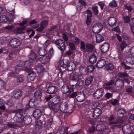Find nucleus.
<instances>
[{"label": "nucleus", "instance_id": "46", "mask_svg": "<svg viewBox=\"0 0 134 134\" xmlns=\"http://www.w3.org/2000/svg\"><path fill=\"white\" fill-rule=\"evenodd\" d=\"M106 69L108 70H111L114 68L113 65L111 63H109L105 66Z\"/></svg>", "mask_w": 134, "mask_h": 134}, {"label": "nucleus", "instance_id": "4", "mask_svg": "<svg viewBox=\"0 0 134 134\" xmlns=\"http://www.w3.org/2000/svg\"><path fill=\"white\" fill-rule=\"evenodd\" d=\"M55 42L58 48L61 51H65L66 48V43L64 41L60 38L56 40Z\"/></svg>", "mask_w": 134, "mask_h": 134}, {"label": "nucleus", "instance_id": "10", "mask_svg": "<svg viewBox=\"0 0 134 134\" xmlns=\"http://www.w3.org/2000/svg\"><path fill=\"white\" fill-rule=\"evenodd\" d=\"M103 27V25L101 23H96L94 24L92 27V31L94 33H99L102 30Z\"/></svg>", "mask_w": 134, "mask_h": 134}, {"label": "nucleus", "instance_id": "36", "mask_svg": "<svg viewBox=\"0 0 134 134\" xmlns=\"http://www.w3.org/2000/svg\"><path fill=\"white\" fill-rule=\"evenodd\" d=\"M38 53L40 55L43 57L47 54L48 53L45 49L41 48H39Z\"/></svg>", "mask_w": 134, "mask_h": 134}, {"label": "nucleus", "instance_id": "61", "mask_svg": "<svg viewBox=\"0 0 134 134\" xmlns=\"http://www.w3.org/2000/svg\"><path fill=\"white\" fill-rule=\"evenodd\" d=\"M79 72L81 74H83V72L86 70V69L82 66H81L79 67Z\"/></svg>", "mask_w": 134, "mask_h": 134}, {"label": "nucleus", "instance_id": "33", "mask_svg": "<svg viewBox=\"0 0 134 134\" xmlns=\"http://www.w3.org/2000/svg\"><path fill=\"white\" fill-rule=\"evenodd\" d=\"M126 111L124 109L121 108L119 109L118 111V115L119 118H122L126 114Z\"/></svg>", "mask_w": 134, "mask_h": 134}, {"label": "nucleus", "instance_id": "28", "mask_svg": "<svg viewBox=\"0 0 134 134\" xmlns=\"http://www.w3.org/2000/svg\"><path fill=\"white\" fill-rule=\"evenodd\" d=\"M108 23L111 27L115 25L116 22V19L114 17H110L108 20Z\"/></svg>", "mask_w": 134, "mask_h": 134}, {"label": "nucleus", "instance_id": "21", "mask_svg": "<svg viewBox=\"0 0 134 134\" xmlns=\"http://www.w3.org/2000/svg\"><path fill=\"white\" fill-rule=\"evenodd\" d=\"M130 126L129 125H123L122 129L124 134H130Z\"/></svg>", "mask_w": 134, "mask_h": 134}, {"label": "nucleus", "instance_id": "14", "mask_svg": "<svg viewBox=\"0 0 134 134\" xmlns=\"http://www.w3.org/2000/svg\"><path fill=\"white\" fill-rule=\"evenodd\" d=\"M109 46L110 45L108 43H104L101 45L100 47L101 52L103 54L109 51Z\"/></svg>", "mask_w": 134, "mask_h": 134}, {"label": "nucleus", "instance_id": "53", "mask_svg": "<svg viewBox=\"0 0 134 134\" xmlns=\"http://www.w3.org/2000/svg\"><path fill=\"white\" fill-rule=\"evenodd\" d=\"M113 96V93H110L109 92H107L104 95V97L107 99H109L111 98Z\"/></svg>", "mask_w": 134, "mask_h": 134}, {"label": "nucleus", "instance_id": "31", "mask_svg": "<svg viewBox=\"0 0 134 134\" xmlns=\"http://www.w3.org/2000/svg\"><path fill=\"white\" fill-rule=\"evenodd\" d=\"M97 57L96 55L92 54L90 55L89 57L88 61L90 63L92 64L96 62Z\"/></svg>", "mask_w": 134, "mask_h": 134}, {"label": "nucleus", "instance_id": "22", "mask_svg": "<svg viewBox=\"0 0 134 134\" xmlns=\"http://www.w3.org/2000/svg\"><path fill=\"white\" fill-rule=\"evenodd\" d=\"M37 101L34 97L31 98L29 101V106L31 108L34 107L36 105Z\"/></svg>", "mask_w": 134, "mask_h": 134}, {"label": "nucleus", "instance_id": "55", "mask_svg": "<svg viewBox=\"0 0 134 134\" xmlns=\"http://www.w3.org/2000/svg\"><path fill=\"white\" fill-rule=\"evenodd\" d=\"M86 45L85 42L83 41H81L80 44V48L82 50H85L86 49Z\"/></svg>", "mask_w": 134, "mask_h": 134}, {"label": "nucleus", "instance_id": "29", "mask_svg": "<svg viewBox=\"0 0 134 134\" xmlns=\"http://www.w3.org/2000/svg\"><path fill=\"white\" fill-rule=\"evenodd\" d=\"M22 92L20 90H16L13 92V94L14 97L16 99L19 98L21 96Z\"/></svg>", "mask_w": 134, "mask_h": 134}, {"label": "nucleus", "instance_id": "24", "mask_svg": "<svg viewBox=\"0 0 134 134\" xmlns=\"http://www.w3.org/2000/svg\"><path fill=\"white\" fill-rule=\"evenodd\" d=\"M32 120V119L30 116L25 115L23 122L26 125H28L31 123Z\"/></svg>", "mask_w": 134, "mask_h": 134}, {"label": "nucleus", "instance_id": "8", "mask_svg": "<svg viewBox=\"0 0 134 134\" xmlns=\"http://www.w3.org/2000/svg\"><path fill=\"white\" fill-rule=\"evenodd\" d=\"M108 58L107 55H105L104 57H102L98 61L96 65L97 68H102L106 64V61Z\"/></svg>", "mask_w": 134, "mask_h": 134}, {"label": "nucleus", "instance_id": "3", "mask_svg": "<svg viewBox=\"0 0 134 134\" xmlns=\"http://www.w3.org/2000/svg\"><path fill=\"white\" fill-rule=\"evenodd\" d=\"M80 85L79 82H77V83L69 85L65 84L61 87V90L63 93L65 94L68 93L70 91H72L73 88H76L77 86Z\"/></svg>", "mask_w": 134, "mask_h": 134}, {"label": "nucleus", "instance_id": "58", "mask_svg": "<svg viewBox=\"0 0 134 134\" xmlns=\"http://www.w3.org/2000/svg\"><path fill=\"white\" fill-rule=\"evenodd\" d=\"M86 12L87 14V18H91L92 17V13L91 11L89 9H87L86 10Z\"/></svg>", "mask_w": 134, "mask_h": 134}, {"label": "nucleus", "instance_id": "15", "mask_svg": "<svg viewBox=\"0 0 134 134\" xmlns=\"http://www.w3.org/2000/svg\"><path fill=\"white\" fill-rule=\"evenodd\" d=\"M21 70V67L17 65L15 67V72H11L8 74V77H15L17 74L18 72Z\"/></svg>", "mask_w": 134, "mask_h": 134}, {"label": "nucleus", "instance_id": "7", "mask_svg": "<svg viewBox=\"0 0 134 134\" xmlns=\"http://www.w3.org/2000/svg\"><path fill=\"white\" fill-rule=\"evenodd\" d=\"M104 93V89L102 88H99L95 91L93 94V97L96 99H99Z\"/></svg>", "mask_w": 134, "mask_h": 134}, {"label": "nucleus", "instance_id": "2", "mask_svg": "<svg viewBox=\"0 0 134 134\" xmlns=\"http://www.w3.org/2000/svg\"><path fill=\"white\" fill-rule=\"evenodd\" d=\"M28 110L27 108L18 109V112L16 113L14 118V121L18 122H23L24 115L26 113L27 111Z\"/></svg>", "mask_w": 134, "mask_h": 134}, {"label": "nucleus", "instance_id": "38", "mask_svg": "<svg viewBox=\"0 0 134 134\" xmlns=\"http://www.w3.org/2000/svg\"><path fill=\"white\" fill-rule=\"evenodd\" d=\"M94 77L93 76H91L87 77L85 81V85H89L92 82Z\"/></svg>", "mask_w": 134, "mask_h": 134}, {"label": "nucleus", "instance_id": "16", "mask_svg": "<svg viewBox=\"0 0 134 134\" xmlns=\"http://www.w3.org/2000/svg\"><path fill=\"white\" fill-rule=\"evenodd\" d=\"M57 91V87L55 86H51L48 87L46 92L49 94H52L55 93Z\"/></svg>", "mask_w": 134, "mask_h": 134}, {"label": "nucleus", "instance_id": "25", "mask_svg": "<svg viewBox=\"0 0 134 134\" xmlns=\"http://www.w3.org/2000/svg\"><path fill=\"white\" fill-rule=\"evenodd\" d=\"M42 93L40 90H37L34 93V96L33 97L37 100H41V98L42 96Z\"/></svg>", "mask_w": 134, "mask_h": 134}, {"label": "nucleus", "instance_id": "64", "mask_svg": "<svg viewBox=\"0 0 134 134\" xmlns=\"http://www.w3.org/2000/svg\"><path fill=\"white\" fill-rule=\"evenodd\" d=\"M50 43V41L49 40H47L44 43L43 46L45 48H47L49 44Z\"/></svg>", "mask_w": 134, "mask_h": 134}, {"label": "nucleus", "instance_id": "48", "mask_svg": "<svg viewBox=\"0 0 134 134\" xmlns=\"http://www.w3.org/2000/svg\"><path fill=\"white\" fill-rule=\"evenodd\" d=\"M24 77L23 75H19L17 78V81L18 82H21L24 81Z\"/></svg>", "mask_w": 134, "mask_h": 134}, {"label": "nucleus", "instance_id": "43", "mask_svg": "<svg viewBox=\"0 0 134 134\" xmlns=\"http://www.w3.org/2000/svg\"><path fill=\"white\" fill-rule=\"evenodd\" d=\"M8 19L7 16L5 15H1L0 16V22L2 23H7Z\"/></svg>", "mask_w": 134, "mask_h": 134}, {"label": "nucleus", "instance_id": "40", "mask_svg": "<svg viewBox=\"0 0 134 134\" xmlns=\"http://www.w3.org/2000/svg\"><path fill=\"white\" fill-rule=\"evenodd\" d=\"M115 84L117 86H122L124 84V82L122 80L118 79L116 80L115 83Z\"/></svg>", "mask_w": 134, "mask_h": 134}, {"label": "nucleus", "instance_id": "5", "mask_svg": "<svg viewBox=\"0 0 134 134\" xmlns=\"http://www.w3.org/2000/svg\"><path fill=\"white\" fill-rule=\"evenodd\" d=\"M79 75L77 73L73 72L70 75V78L71 81L73 82H75V83L73 84L77 83L79 82V83L80 86H77L76 88H78L80 87L82 85V82L79 80Z\"/></svg>", "mask_w": 134, "mask_h": 134}, {"label": "nucleus", "instance_id": "30", "mask_svg": "<svg viewBox=\"0 0 134 134\" xmlns=\"http://www.w3.org/2000/svg\"><path fill=\"white\" fill-rule=\"evenodd\" d=\"M125 60L127 64L133 65L134 64V57L132 56L126 57L125 58Z\"/></svg>", "mask_w": 134, "mask_h": 134}, {"label": "nucleus", "instance_id": "57", "mask_svg": "<svg viewBox=\"0 0 134 134\" xmlns=\"http://www.w3.org/2000/svg\"><path fill=\"white\" fill-rule=\"evenodd\" d=\"M48 22L47 21L44 20L41 23V25L43 26L44 28L47 25Z\"/></svg>", "mask_w": 134, "mask_h": 134}, {"label": "nucleus", "instance_id": "27", "mask_svg": "<svg viewBox=\"0 0 134 134\" xmlns=\"http://www.w3.org/2000/svg\"><path fill=\"white\" fill-rule=\"evenodd\" d=\"M29 59L31 60H32V62L34 63H35V62L37 63V61L36 60V59L39 58V57H37L36 55L34 52H31L30 53V55L29 56Z\"/></svg>", "mask_w": 134, "mask_h": 134}, {"label": "nucleus", "instance_id": "52", "mask_svg": "<svg viewBox=\"0 0 134 134\" xmlns=\"http://www.w3.org/2000/svg\"><path fill=\"white\" fill-rule=\"evenodd\" d=\"M121 65L124 69L126 70H129L132 69V68L129 66H128L126 65L124 62H123L121 63Z\"/></svg>", "mask_w": 134, "mask_h": 134}, {"label": "nucleus", "instance_id": "41", "mask_svg": "<svg viewBox=\"0 0 134 134\" xmlns=\"http://www.w3.org/2000/svg\"><path fill=\"white\" fill-rule=\"evenodd\" d=\"M108 102L114 106L116 105L119 102V100L117 99H112L109 101Z\"/></svg>", "mask_w": 134, "mask_h": 134}, {"label": "nucleus", "instance_id": "34", "mask_svg": "<svg viewBox=\"0 0 134 134\" xmlns=\"http://www.w3.org/2000/svg\"><path fill=\"white\" fill-rule=\"evenodd\" d=\"M96 129H97L98 131H102L103 130V129H98L97 127L96 128L95 126L93 125L89 128L88 130V132L90 134H92L94 133Z\"/></svg>", "mask_w": 134, "mask_h": 134}, {"label": "nucleus", "instance_id": "35", "mask_svg": "<svg viewBox=\"0 0 134 134\" xmlns=\"http://www.w3.org/2000/svg\"><path fill=\"white\" fill-rule=\"evenodd\" d=\"M86 47L87 51L88 52L93 51L95 48L94 45L90 43H86Z\"/></svg>", "mask_w": 134, "mask_h": 134}, {"label": "nucleus", "instance_id": "56", "mask_svg": "<svg viewBox=\"0 0 134 134\" xmlns=\"http://www.w3.org/2000/svg\"><path fill=\"white\" fill-rule=\"evenodd\" d=\"M25 29V27L24 26H23L22 27H18L17 28V32L19 34H21L22 32V31L24 30Z\"/></svg>", "mask_w": 134, "mask_h": 134}, {"label": "nucleus", "instance_id": "19", "mask_svg": "<svg viewBox=\"0 0 134 134\" xmlns=\"http://www.w3.org/2000/svg\"><path fill=\"white\" fill-rule=\"evenodd\" d=\"M45 120L47 122L45 124L46 128L48 129L51 127V125L53 121V118L51 117H48L45 119Z\"/></svg>", "mask_w": 134, "mask_h": 134}, {"label": "nucleus", "instance_id": "13", "mask_svg": "<svg viewBox=\"0 0 134 134\" xmlns=\"http://www.w3.org/2000/svg\"><path fill=\"white\" fill-rule=\"evenodd\" d=\"M101 109L96 108L92 114V117L94 119H97L102 113Z\"/></svg>", "mask_w": 134, "mask_h": 134}, {"label": "nucleus", "instance_id": "63", "mask_svg": "<svg viewBox=\"0 0 134 134\" xmlns=\"http://www.w3.org/2000/svg\"><path fill=\"white\" fill-rule=\"evenodd\" d=\"M7 125L10 128H14L16 126V125L12 124L11 122H8Z\"/></svg>", "mask_w": 134, "mask_h": 134}, {"label": "nucleus", "instance_id": "60", "mask_svg": "<svg viewBox=\"0 0 134 134\" xmlns=\"http://www.w3.org/2000/svg\"><path fill=\"white\" fill-rule=\"evenodd\" d=\"M113 124L114 125L111 126V128L113 129L121 127V125H118L116 124Z\"/></svg>", "mask_w": 134, "mask_h": 134}, {"label": "nucleus", "instance_id": "44", "mask_svg": "<svg viewBox=\"0 0 134 134\" xmlns=\"http://www.w3.org/2000/svg\"><path fill=\"white\" fill-rule=\"evenodd\" d=\"M127 44L125 41H123L120 44V46L121 50L123 51L124 49L127 47Z\"/></svg>", "mask_w": 134, "mask_h": 134}, {"label": "nucleus", "instance_id": "1", "mask_svg": "<svg viewBox=\"0 0 134 134\" xmlns=\"http://www.w3.org/2000/svg\"><path fill=\"white\" fill-rule=\"evenodd\" d=\"M53 51L51 49L48 52L47 55H45L43 57H39L38 59H36L37 61V63L38 64L37 65V66L36 68V69L37 71V72L38 74L39 75L43 74V72H45V69L43 66L40 63L43 64H45L48 63L50 60L52 58L53 56Z\"/></svg>", "mask_w": 134, "mask_h": 134}, {"label": "nucleus", "instance_id": "23", "mask_svg": "<svg viewBox=\"0 0 134 134\" xmlns=\"http://www.w3.org/2000/svg\"><path fill=\"white\" fill-rule=\"evenodd\" d=\"M42 112L39 109H36L34 110L33 113V116L36 119H38L41 116Z\"/></svg>", "mask_w": 134, "mask_h": 134}, {"label": "nucleus", "instance_id": "18", "mask_svg": "<svg viewBox=\"0 0 134 134\" xmlns=\"http://www.w3.org/2000/svg\"><path fill=\"white\" fill-rule=\"evenodd\" d=\"M32 70L30 72H29L27 76L28 80L29 82L33 81L36 76L35 72Z\"/></svg>", "mask_w": 134, "mask_h": 134}, {"label": "nucleus", "instance_id": "62", "mask_svg": "<svg viewBox=\"0 0 134 134\" xmlns=\"http://www.w3.org/2000/svg\"><path fill=\"white\" fill-rule=\"evenodd\" d=\"M114 82V81L113 79L109 80L106 83L107 86H109L112 85Z\"/></svg>", "mask_w": 134, "mask_h": 134}, {"label": "nucleus", "instance_id": "20", "mask_svg": "<svg viewBox=\"0 0 134 134\" xmlns=\"http://www.w3.org/2000/svg\"><path fill=\"white\" fill-rule=\"evenodd\" d=\"M79 95L76 98L77 100L79 102H83L85 98V93L83 92H79Z\"/></svg>", "mask_w": 134, "mask_h": 134}, {"label": "nucleus", "instance_id": "51", "mask_svg": "<svg viewBox=\"0 0 134 134\" xmlns=\"http://www.w3.org/2000/svg\"><path fill=\"white\" fill-rule=\"evenodd\" d=\"M92 9L93 12L95 15H97L98 13V10L97 7V6H93L92 7Z\"/></svg>", "mask_w": 134, "mask_h": 134}, {"label": "nucleus", "instance_id": "6", "mask_svg": "<svg viewBox=\"0 0 134 134\" xmlns=\"http://www.w3.org/2000/svg\"><path fill=\"white\" fill-rule=\"evenodd\" d=\"M21 65H19L21 67V69L22 67L26 68V70L27 72H30L31 70V69L30 67H29L31 65L36 64V65H37L36 63H34L33 62L30 61L29 60H26L24 62L21 63Z\"/></svg>", "mask_w": 134, "mask_h": 134}, {"label": "nucleus", "instance_id": "59", "mask_svg": "<svg viewBox=\"0 0 134 134\" xmlns=\"http://www.w3.org/2000/svg\"><path fill=\"white\" fill-rule=\"evenodd\" d=\"M69 45L71 50H74L76 49L75 46L73 43L69 42Z\"/></svg>", "mask_w": 134, "mask_h": 134}, {"label": "nucleus", "instance_id": "45", "mask_svg": "<svg viewBox=\"0 0 134 134\" xmlns=\"http://www.w3.org/2000/svg\"><path fill=\"white\" fill-rule=\"evenodd\" d=\"M42 125V121L41 120H39L37 121H36L35 126L36 129H40L41 128Z\"/></svg>", "mask_w": 134, "mask_h": 134}, {"label": "nucleus", "instance_id": "39", "mask_svg": "<svg viewBox=\"0 0 134 134\" xmlns=\"http://www.w3.org/2000/svg\"><path fill=\"white\" fill-rule=\"evenodd\" d=\"M96 42L99 43L104 41V37L101 35L98 34L96 36Z\"/></svg>", "mask_w": 134, "mask_h": 134}, {"label": "nucleus", "instance_id": "37", "mask_svg": "<svg viewBox=\"0 0 134 134\" xmlns=\"http://www.w3.org/2000/svg\"><path fill=\"white\" fill-rule=\"evenodd\" d=\"M124 121L122 119H120L117 120L116 121H114L113 122H109V125H112L114 124H116L118 125H121V127L122 126V124L123 123Z\"/></svg>", "mask_w": 134, "mask_h": 134}, {"label": "nucleus", "instance_id": "42", "mask_svg": "<svg viewBox=\"0 0 134 134\" xmlns=\"http://www.w3.org/2000/svg\"><path fill=\"white\" fill-rule=\"evenodd\" d=\"M119 77L121 78L127 77L128 75L126 72H120L118 74Z\"/></svg>", "mask_w": 134, "mask_h": 134}, {"label": "nucleus", "instance_id": "9", "mask_svg": "<svg viewBox=\"0 0 134 134\" xmlns=\"http://www.w3.org/2000/svg\"><path fill=\"white\" fill-rule=\"evenodd\" d=\"M21 43L19 39L16 38L12 39L9 42V44L11 47L13 48H16L19 47Z\"/></svg>", "mask_w": 134, "mask_h": 134}, {"label": "nucleus", "instance_id": "54", "mask_svg": "<svg viewBox=\"0 0 134 134\" xmlns=\"http://www.w3.org/2000/svg\"><path fill=\"white\" fill-rule=\"evenodd\" d=\"M109 5L112 7H116L117 6V4L115 0H113L109 3Z\"/></svg>", "mask_w": 134, "mask_h": 134}, {"label": "nucleus", "instance_id": "26", "mask_svg": "<svg viewBox=\"0 0 134 134\" xmlns=\"http://www.w3.org/2000/svg\"><path fill=\"white\" fill-rule=\"evenodd\" d=\"M68 128L65 127V128H60L57 132V134H69L70 133L68 131Z\"/></svg>", "mask_w": 134, "mask_h": 134}, {"label": "nucleus", "instance_id": "11", "mask_svg": "<svg viewBox=\"0 0 134 134\" xmlns=\"http://www.w3.org/2000/svg\"><path fill=\"white\" fill-rule=\"evenodd\" d=\"M69 62V60L68 59H63L61 63V66L65 68L67 67V69L69 70H73L74 69L72 68L71 66H70V63Z\"/></svg>", "mask_w": 134, "mask_h": 134}, {"label": "nucleus", "instance_id": "47", "mask_svg": "<svg viewBox=\"0 0 134 134\" xmlns=\"http://www.w3.org/2000/svg\"><path fill=\"white\" fill-rule=\"evenodd\" d=\"M48 105L50 109L53 110L54 109L56 108L55 105L53 104V102L51 101L49 102Z\"/></svg>", "mask_w": 134, "mask_h": 134}, {"label": "nucleus", "instance_id": "49", "mask_svg": "<svg viewBox=\"0 0 134 134\" xmlns=\"http://www.w3.org/2000/svg\"><path fill=\"white\" fill-rule=\"evenodd\" d=\"M124 22L125 23H129L130 21V18L128 16H124L123 18Z\"/></svg>", "mask_w": 134, "mask_h": 134}, {"label": "nucleus", "instance_id": "12", "mask_svg": "<svg viewBox=\"0 0 134 134\" xmlns=\"http://www.w3.org/2000/svg\"><path fill=\"white\" fill-rule=\"evenodd\" d=\"M68 105L66 102H62L57 108L62 112L63 113H67L68 110Z\"/></svg>", "mask_w": 134, "mask_h": 134}, {"label": "nucleus", "instance_id": "50", "mask_svg": "<svg viewBox=\"0 0 134 134\" xmlns=\"http://www.w3.org/2000/svg\"><path fill=\"white\" fill-rule=\"evenodd\" d=\"M94 69V67L92 65H90L88 66L87 69V71L89 72H92Z\"/></svg>", "mask_w": 134, "mask_h": 134}, {"label": "nucleus", "instance_id": "17", "mask_svg": "<svg viewBox=\"0 0 134 134\" xmlns=\"http://www.w3.org/2000/svg\"><path fill=\"white\" fill-rule=\"evenodd\" d=\"M75 88H73L72 91H70L68 93L67 95L68 98H74L79 95V92L78 91L74 92V90Z\"/></svg>", "mask_w": 134, "mask_h": 134}, {"label": "nucleus", "instance_id": "32", "mask_svg": "<svg viewBox=\"0 0 134 134\" xmlns=\"http://www.w3.org/2000/svg\"><path fill=\"white\" fill-rule=\"evenodd\" d=\"M52 101L53 102V104L55 105L57 108L61 103V100L60 97L59 98L54 97L53 98Z\"/></svg>", "mask_w": 134, "mask_h": 134}]
</instances>
